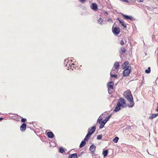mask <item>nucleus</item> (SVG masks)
<instances>
[{"instance_id": "9b49d317", "label": "nucleus", "mask_w": 158, "mask_h": 158, "mask_svg": "<svg viewBox=\"0 0 158 158\" xmlns=\"http://www.w3.org/2000/svg\"><path fill=\"white\" fill-rule=\"evenodd\" d=\"M92 9L94 10H96L98 9L97 5L95 3H92L91 6Z\"/></svg>"}, {"instance_id": "a19ab883", "label": "nucleus", "mask_w": 158, "mask_h": 158, "mask_svg": "<svg viewBox=\"0 0 158 158\" xmlns=\"http://www.w3.org/2000/svg\"><path fill=\"white\" fill-rule=\"evenodd\" d=\"M106 112H105V113H103V114H102V115H106Z\"/></svg>"}, {"instance_id": "37998d69", "label": "nucleus", "mask_w": 158, "mask_h": 158, "mask_svg": "<svg viewBox=\"0 0 158 158\" xmlns=\"http://www.w3.org/2000/svg\"><path fill=\"white\" fill-rule=\"evenodd\" d=\"M3 119V118H0V120H2Z\"/></svg>"}, {"instance_id": "72a5a7b5", "label": "nucleus", "mask_w": 158, "mask_h": 158, "mask_svg": "<svg viewBox=\"0 0 158 158\" xmlns=\"http://www.w3.org/2000/svg\"><path fill=\"white\" fill-rule=\"evenodd\" d=\"M26 121V119L25 118H23L21 119V121L22 122H25Z\"/></svg>"}, {"instance_id": "bb28decb", "label": "nucleus", "mask_w": 158, "mask_h": 158, "mask_svg": "<svg viewBox=\"0 0 158 158\" xmlns=\"http://www.w3.org/2000/svg\"><path fill=\"white\" fill-rule=\"evenodd\" d=\"M118 137H116L114 139H113V141L115 143H117L118 140Z\"/></svg>"}, {"instance_id": "473e14b6", "label": "nucleus", "mask_w": 158, "mask_h": 158, "mask_svg": "<svg viewBox=\"0 0 158 158\" xmlns=\"http://www.w3.org/2000/svg\"><path fill=\"white\" fill-rule=\"evenodd\" d=\"M109 119H108V118H106L103 121H102L103 122H104V123H105L108 121Z\"/></svg>"}, {"instance_id": "1a4fd4ad", "label": "nucleus", "mask_w": 158, "mask_h": 158, "mask_svg": "<svg viewBox=\"0 0 158 158\" xmlns=\"http://www.w3.org/2000/svg\"><path fill=\"white\" fill-rule=\"evenodd\" d=\"M27 124L26 123H24L22 124L20 127V130L22 132L24 131L26 129Z\"/></svg>"}, {"instance_id": "e433bc0d", "label": "nucleus", "mask_w": 158, "mask_h": 158, "mask_svg": "<svg viewBox=\"0 0 158 158\" xmlns=\"http://www.w3.org/2000/svg\"><path fill=\"white\" fill-rule=\"evenodd\" d=\"M121 1L124 2H128L127 0H120Z\"/></svg>"}, {"instance_id": "7ed1b4c3", "label": "nucleus", "mask_w": 158, "mask_h": 158, "mask_svg": "<svg viewBox=\"0 0 158 158\" xmlns=\"http://www.w3.org/2000/svg\"><path fill=\"white\" fill-rule=\"evenodd\" d=\"M131 68L124 69V70L123 72V76L127 77L129 75L131 72Z\"/></svg>"}, {"instance_id": "cd10ccee", "label": "nucleus", "mask_w": 158, "mask_h": 158, "mask_svg": "<svg viewBox=\"0 0 158 158\" xmlns=\"http://www.w3.org/2000/svg\"><path fill=\"white\" fill-rule=\"evenodd\" d=\"M150 68L149 67L148 68V69H146L145 70V72L147 73H149L150 72Z\"/></svg>"}, {"instance_id": "a878e982", "label": "nucleus", "mask_w": 158, "mask_h": 158, "mask_svg": "<svg viewBox=\"0 0 158 158\" xmlns=\"http://www.w3.org/2000/svg\"><path fill=\"white\" fill-rule=\"evenodd\" d=\"M110 74L111 77L116 78L117 77V75H116L115 74L112 73V72H110Z\"/></svg>"}, {"instance_id": "6ab92c4d", "label": "nucleus", "mask_w": 158, "mask_h": 158, "mask_svg": "<svg viewBox=\"0 0 158 158\" xmlns=\"http://www.w3.org/2000/svg\"><path fill=\"white\" fill-rule=\"evenodd\" d=\"M85 144H86V142H85V140L82 141L81 142L80 144V145L79 146L80 148H81L83 147L85 145Z\"/></svg>"}, {"instance_id": "a211bd4d", "label": "nucleus", "mask_w": 158, "mask_h": 158, "mask_svg": "<svg viewBox=\"0 0 158 158\" xmlns=\"http://www.w3.org/2000/svg\"><path fill=\"white\" fill-rule=\"evenodd\" d=\"M77 154L76 153H74L70 155L68 158H77Z\"/></svg>"}, {"instance_id": "f257e3e1", "label": "nucleus", "mask_w": 158, "mask_h": 158, "mask_svg": "<svg viewBox=\"0 0 158 158\" xmlns=\"http://www.w3.org/2000/svg\"><path fill=\"white\" fill-rule=\"evenodd\" d=\"M123 96L129 102V103L128 104V106L130 108L133 107L134 105V103L133 97L131 94V91L129 90L125 91L124 93Z\"/></svg>"}, {"instance_id": "f3484780", "label": "nucleus", "mask_w": 158, "mask_h": 158, "mask_svg": "<svg viewBox=\"0 0 158 158\" xmlns=\"http://www.w3.org/2000/svg\"><path fill=\"white\" fill-rule=\"evenodd\" d=\"M48 136L50 138H53L54 137V135L52 132H48L47 133Z\"/></svg>"}, {"instance_id": "9d476101", "label": "nucleus", "mask_w": 158, "mask_h": 158, "mask_svg": "<svg viewBox=\"0 0 158 158\" xmlns=\"http://www.w3.org/2000/svg\"><path fill=\"white\" fill-rule=\"evenodd\" d=\"M114 83L113 82L111 81L107 83V86L108 89H112L113 88Z\"/></svg>"}, {"instance_id": "dca6fc26", "label": "nucleus", "mask_w": 158, "mask_h": 158, "mask_svg": "<svg viewBox=\"0 0 158 158\" xmlns=\"http://www.w3.org/2000/svg\"><path fill=\"white\" fill-rule=\"evenodd\" d=\"M119 67V62H115L114 64V67L113 68L118 70Z\"/></svg>"}, {"instance_id": "4be33fe9", "label": "nucleus", "mask_w": 158, "mask_h": 158, "mask_svg": "<svg viewBox=\"0 0 158 158\" xmlns=\"http://www.w3.org/2000/svg\"><path fill=\"white\" fill-rule=\"evenodd\" d=\"M91 135H90L89 133H87L85 138H84V140L87 141L89 140V138Z\"/></svg>"}, {"instance_id": "2eb2a0df", "label": "nucleus", "mask_w": 158, "mask_h": 158, "mask_svg": "<svg viewBox=\"0 0 158 158\" xmlns=\"http://www.w3.org/2000/svg\"><path fill=\"white\" fill-rule=\"evenodd\" d=\"M96 146L94 144L92 145L89 148V150L92 152H93L95 150Z\"/></svg>"}, {"instance_id": "39448f33", "label": "nucleus", "mask_w": 158, "mask_h": 158, "mask_svg": "<svg viewBox=\"0 0 158 158\" xmlns=\"http://www.w3.org/2000/svg\"><path fill=\"white\" fill-rule=\"evenodd\" d=\"M120 28L118 27H113L112 31L114 34L117 35L119 34L120 32Z\"/></svg>"}, {"instance_id": "20e7f679", "label": "nucleus", "mask_w": 158, "mask_h": 158, "mask_svg": "<svg viewBox=\"0 0 158 158\" xmlns=\"http://www.w3.org/2000/svg\"><path fill=\"white\" fill-rule=\"evenodd\" d=\"M72 60H69L67 59L65 60L64 65L67 67V68L68 69H70V67L72 64Z\"/></svg>"}, {"instance_id": "79ce46f5", "label": "nucleus", "mask_w": 158, "mask_h": 158, "mask_svg": "<svg viewBox=\"0 0 158 158\" xmlns=\"http://www.w3.org/2000/svg\"><path fill=\"white\" fill-rule=\"evenodd\" d=\"M110 89H108V92L109 93H110Z\"/></svg>"}, {"instance_id": "0eeeda50", "label": "nucleus", "mask_w": 158, "mask_h": 158, "mask_svg": "<svg viewBox=\"0 0 158 158\" xmlns=\"http://www.w3.org/2000/svg\"><path fill=\"white\" fill-rule=\"evenodd\" d=\"M96 127L95 126H94L91 128L88 129V131L90 135H91L95 131Z\"/></svg>"}, {"instance_id": "aec40b11", "label": "nucleus", "mask_w": 158, "mask_h": 158, "mask_svg": "<svg viewBox=\"0 0 158 158\" xmlns=\"http://www.w3.org/2000/svg\"><path fill=\"white\" fill-rule=\"evenodd\" d=\"M118 71V69H115L114 68H113L110 72H112V73L115 74Z\"/></svg>"}, {"instance_id": "c9c22d12", "label": "nucleus", "mask_w": 158, "mask_h": 158, "mask_svg": "<svg viewBox=\"0 0 158 158\" xmlns=\"http://www.w3.org/2000/svg\"><path fill=\"white\" fill-rule=\"evenodd\" d=\"M137 1L138 2H143L144 1V0H137Z\"/></svg>"}, {"instance_id": "412c9836", "label": "nucleus", "mask_w": 158, "mask_h": 158, "mask_svg": "<svg viewBox=\"0 0 158 158\" xmlns=\"http://www.w3.org/2000/svg\"><path fill=\"white\" fill-rule=\"evenodd\" d=\"M126 51V50L124 48L122 47L120 48V50L119 51V52L120 53H121L122 54L123 53H124Z\"/></svg>"}, {"instance_id": "2f4dec72", "label": "nucleus", "mask_w": 158, "mask_h": 158, "mask_svg": "<svg viewBox=\"0 0 158 158\" xmlns=\"http://www.w3.org/2000/svg\"><path fill=\"white\" fill-rule=\"evenodd\" d=\"M107 21L110 23H112L113 22L112 20L110 18L108 19Z\"/></svg>"}, {"instance_id": "f8f14e48", "label": "nucleus", "mask_w": 158, "mask_h": 158, "mask_svg": "<svg viewBox=\"0 0 158 158\" xmlns=\"http://www.w3.org/2000/svg\"><path fill=\"white\" fill-rule=\"evenodd\" d=\"M98 21L99 24L102 25L105 23V21L103 19L100 18L98 19Z\"/></svg>"}, {"instance_id": "ea45409f", "label": "nucleus", "mask_w": 158, "mask_h": 158, "mask_svg": "<svg viewBox=\"0 0 158 158\" xmlns=\"http://www.w3.org/2000/svg\"><path fill=\"white\" fill-rule=\"evenodd\" d=\"M104 14H105V15H108V13H107V12L105 11V12H104Z\"/></svg>"}, {"instance_id": "c85d7f7f", "label": "nucleus", "mask_w": 158, "mask_h": 158, "mask_svg": "<svg viewBox=\"0 0 158 158\" xmlns=\"http://www.w3.org/2000/svg\"><path fill=\"white\" fill-rule=\"evenodd\" d=\"M59 150V152L61 153H63L64 152V150L62 148H60Z\"/></svg>"}, {"instance_id": "b1692460", "label": "nucleus", "mask_w": 158, "mask_h": 158, "mask_svg": "<svg viewBox=\"0 0 158 158\" xmlns=\"http://www.w3.org/2000/svg\"><path fill=\"white\" fill-rule=\"evenodd\" d=\"M105 123L104 122L102 121L101 122L100 126L99 127L100 129L102 128L104 126Z\"/></svg>"}, {"instance_id": "5701e85b", "label": "nucleus", "mask_w": 158, "mask_h": 158, "mask_svg": "<svg viewBox=\"0 0 158 158\" xmlns=\"http://www.w3.org/2000/svg\"><path fill=\"white\" fill-rule=\"evenodd\" d=\"M108 151L107 150H104L102 152V154L104 156L106 157V156L108 154Z\"/></svg>"}, {"instance_id": "6e6552de", "label": "nucleus", "mask_w": 158, "mask_h": 158, "mask_svg": "<svg viewBox=\"0 0 158 158\" xmlns=\"http://www.w3.org/2000/svg\"><path fill=\"white\" fill-rule=\"evenodd\" d=\"M122 15L123 16V17L124 18V19L126 20L129 19L131 21H132L134 19L131 16L125 15L123 14H122Z\"/></svg>"}, {"instance_id": "f704fd0d", "label": "nucleus", "mask_w": 158, "mask_h": 158, "mask_svg": "<svg viewBox=\"0 0 158 158\" xmlns=\"http://www.w3.org/2000/svg\"><path fill=\"white\" fill-rule=\"evenodd\" d=\"M120 44L121 45H123L124 44V41L123 40H122L121 42H120Z\"/></svg>"}, {"instance_id": "4468645a", "label": "nucleus", "mask_w": 158, "mask_h": 158, "mask_svg": "<svg viewBox=\"0 0 158 158\" xmlns=\"http://www.w3.org/2000/svg\"><path fill=\"white\" fill-rule=\"evenodd\" d=\"M158 115V113L152 114L151 116L149 117V119H152L153 118H156Z\"/></svg>"}, {"instance_id": "58836bf2", "label": "nucleus", "mask_w": 158, "mask_h": 158, "mask_svg": "<svg viewBox=\"0 0 158 158\" xmlns=\"http://www.w3.org/2000/svg\"><path fill=\"white\" fill-rule=\"evenodd\" d=\"M111 115H110L108 116V117H107V118H108V119L109 120V119L111 118Z\"/></svg>"}, {"instance_id": "c756f323", "label": "nucleus", "mask_w": 158, "mask_h": 158, "mask_svg": "<svg viewBox=\"0 0 158 158\" xmlns=\"http://www.w3.org/2000/svg\"><path fill=\"white\" fill-rule=\"evenodd\" d=\"M75 64L74 63H72L70 67V69H73V68L75 67Z\"/></svg>"}, {"instance_id": "7c9ffc66", "label": "nucleus", "mask_w": 158, "mask_h": 158, "mask_svg": "<svg viewBox=\"0 0 158 158\" xmlns=\"http://www.w3.org/2000/svg\"><path fill=\"white\" fill-rule=\"evenodd\" d=\"M97 138L98 139H101V138H102L101 135H98L97 136Z\"/></svg>"}, {"instance_id": "f03ea898", "label": "nucleus", "mask_w": 158, "mask_h": 158, "mask_svg": "<svg viewBox=\"0 0 158 158\" xmlns=\"http://www.w3.org/2000/svg\"><path fill=\"white\" fill-rule=\"evenodd\" d=\"M127 106V104L125 99L123 98H120L118 100V102L114 111L117 112L121 109V107L125 108Z\"/></svg>"}, {"instance_id": "4c0bfd02", "label": "nucleus", "mask_w": 158, "mask_h": 158, "mask_svg": "<svg viewBox=\"0 0 158 158\" xmlns=\"http://www.w3.org/2000/svg\"><path fill=\"white\" fill-rule=\"evenodd\" d=\"M85 0H80V1L81 2V3H83L85 1Z\"/></svg>"}, {"instance_id": "423d86ee", "label": "nucleus", "mask_w": 158, "mask_h": 158, "mask_svg": "<svg viewBox=\"0 0 158 158\" xmlns=\"http://www.w3.org/2000/svg\"><path fill=\"white\" fill-rule=\"evenodd\" d=\"M122 67L123 69L131 68V66H129V63L128 61H127L124 62L122 65Z\"/></svg>"}, {"instance_id": "ddd939ff", "label": "nucleus", "mask_w": 158, "mask_h": 158, "mask_svg": "<svg viewBox=\"0 0 158 158\" xmlns=\"http://www.w3.org/2000/svg\"><path fill=\"white\" fill-rule=\"evenodd\" d=\"M118 20L119 21V23L123 26L124 28H127V25L125 24L123 20L120 19H118Z\"/></svg>"}, {"instance_id": "393cba45", "label": "nucleus", "mask_w": 158, "mask_h": 158, "mask_svg": "<svg viewBox=\"0 0 158 158\" xmlns=\"http://www.w3.org/2000/svg\"><path fill=\"white\" fill-rule=\"evenodd\" d=\"M102 119V118L101 116V115L99 117V118H98V119L97 120V123H99V124H100L101 123V121Z\"/></svg>"}]
</instances>
